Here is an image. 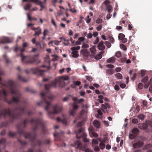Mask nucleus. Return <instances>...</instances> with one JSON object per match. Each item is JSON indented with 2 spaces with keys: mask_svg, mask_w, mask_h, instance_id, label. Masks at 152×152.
Returning <instances> with one entry per match:
<instances>
[{
  "mask_svg": "<svg viewBox=\"0 0 152 152\" xmlns=\"http://www.w3.org/2000/svg\"><path fill=\"white\" fill-rule=\"evenodd\" d=\"M138 88L140 89H142L143 88V85L141 83H140L138 85Z\"/></svg>",
  "mask_w": 152,
  "mask_h": 152,
  "instance_id": "obj_49",
  "label": "nucleus"
},
{
  "mask_svg": "<svg viewBox=\"0 0 152 152\" xmlns=\"http://www.w3.org/2000/svg\"><path fill=\"white\" fill-rule=\"evenodd\" d=\"M92 37V34L91 33H89L87 36V37L89 39L91 38Z\"/></svg>",
  "mask_w": 152,
  "mask_h": 152,
  "instance_id": "obj_57",
  "label": "nucleus"
},
{
  "mask_svg": "<svg viewBox=\"0 0 152 152\" xmlns=\"http://www.w3.org/2000/svg\"><path fill=\"white\" fill-rule=\"evenodd\" d=\"M102 21L103 20L102 19L98 18L96 20V23L99 24L101 23L102 22Z\"/></svg>",
  "mask_w": 152,
  "mask_h": 152,
  "instance_id": "obj_43",
  "label": "nucleus"
},
{
  "mask_svg": "<svg viewBox=\"0 0 152 152\" xmlns=\"http://www.w3.org/2000/svg\"><path fill=\"white\" fill-rule=\"evenodd\" d=\"M92 146H93L94 145H96L98 144V142L97 140L93 139L92 140Z\"/></svg>",
  "mask_w": 152,
  "mask_h": 152,
  "instance_id": "obj_31",
  "label": "nucleus"
},
{
  "mask_svg": "<svg viewBox=\"0 0 152 152\" xmlns=\"http://www.w3.org/2000/svg\"><path fill=\"white\" fill-rule=\"evenodd\" d=\"M143 145L142 142L138 140H137L135 141V142L134 143L133 145V147L134 148H137L139 147H141Z\"/></svg>",
  "mask_w": 152,
  "mask_h": 152,
  "instance_id": "obj_13",
  "label": "nucleus"
},
{
  "mask_svg": "<svg viewBox=\"0 0 152 152\" xmlns=\"http://www.w3.org/2000/svg\"><path fill=\"white\" fill-rule=\"evenodd\" d=\"M105 44L108 48H110L111 46V43L108 41L105 42Z\"/></svg>",
  "mask_w": 152,
  "mask_h": 152,
  "instance_id": "obj_44",
  "label": "nucleus"
},
{
  "mask_svg": "<svg viewBox=\"0 0 152 152\" xmlns=\"http://www.w3.org/2000/svg\"><path fill=\"white\" fill-rule=\"evenodd\" d=\"M132 123L134 124H137L138 123V121L137 119L134 118L132 119Z\"/></svg>",
  "mask_w": 152,
  "mask_h": 152,
  "instance_id": "obj_56",
  "label": "nucleus"
},
{
  "mask_svg": "<svg viewBox=\"0 0 152 152\" xmlns=\"http://www.w3.org/2000/svg\"><path fill=\"white\" fill-rule=\"evenodd\" d=\"M89 134L91 137H96L98 136V134L96 132L92 130L91 128L89 129Z\"/></svg>",
  "mask_w": 152,
  "mask_h": 152,
  "instance_id": "obj_17",
  "label": "nucleus"
},
{
  "mask_svg": "<svg viewBox=\"0 0 152 152\" xmlns=\"http://www.w3.org/2000/svg\"><path fill=\"white\" fill-rule=\"evenodd\" d=\"M148 76H146L143 78L142 80V82L143 83H145L148 80Z\"/></svg>",
  "mask_w": 152,
  "mask_h": 152,
  "instance_id": "obj_41",
  "label": "nucleus"
},
{
  "mask_svg": "<svg viewBox=\"0 0 152 152\" xmlns=\"http://www.w3.org/2000/svg\"><path fill=\"white\" fill-rule=\"evenodd\" d=\"M99 39L98 37H96L95 40L94 42V44L95 45L97 44L99 42Z\"/></svg>",
  "mask_w": 152,
  "mask_h": 152,
  "instance_id": "obj_59",
  "label": "nucleus"
},
{
  "mask_svg": "<svg viewBox=\"0 0 152 152\" xmlns=\"http://www.w3.org/2000/svg\"><path fill=\"white\" fill-rule=\"evenodd\" d=\"M46 104L47 105L45 107V110L47 111V113L49 115V117L51 118H53L51 117L50 115L53 114H57L60 112L62 110L63 108L62 107L59 106L58 104L54 105L52 107L53 111V112H51L48 110L50 103V102H48L45 99Z\"/></svg>",
  "mask_w": 152,
  "mask_h": 152,
  "instance_id": "obj_1",
  "label": "nucleus"
},
{
  "mask_svg": "<svg viewBox=\"0 0 152 152\" xmlns=\"http://www.w3.org/2000/svg\"><path fill=\"white\" fill-rule=\"evenodd\" d=\"M41 121L39 119H32L31 121V122L32 123H34L36 125H37L39 123H40Z\"/></svg>",
  "mask_w": 152,
  "mask_h": 152,
  "instance_id": "obj_26",
  "label": "nucleus"
},
{
  "mask_svg": "<svg viewBox=\"0 0 152 152\" xmlns=\"http://www.w3.org/2000/svg\"><path fill=\"white\" fill-rule=\"evenodd\" d=\"M78 106L75 103L73 104V109L70 111L69 113L70 114L73 116L75 115L76 111L75 110L78 109Z\"/></svg>",
  "mask_w": 152,
  "mask_h": 152,
  "instance_id": "obj_12",
  "label": "nucleus"
},
{
  "mask_svg": "<svg viewBox=\"0 0 152 152\" xmlns=\"http://www.w3.org/2000/svg\"><path fill=\"white\" fill-rule=\"evenodd\" d=\"M125 37V35L123 34H120L118 36V37L119 39L120 40L122 39Z\"/></svg>",
  "mask_w": 152,
  "mask_h": 152,
  "instance_id": "obj_37",
  "label": "nucleus"
},
{
  "mask_svg": "<svg viewBox=\"0 0 152 152\" xmlns=\"http://www.w3.org/2000/svg\"><path fill=\"white\" fill-rule=\"evenodd\" d=\"M89 49L91 54L93 55H94L96 54V46L93 45Z\"/></svg>",
  "mask_w": 152,
  "mask_h": 152,
  "instance_id": "obj_16",
  "label": "nucleus"
},
{
  "mask_svg": "<svg viewBox=\"0 0 152 152\" xmlns=\"http://www.w3.org/2000/svg\"><path fill=\"white\" fill-rule=\"evenodd\" d=\"M101 107L104 110H107V109H110V105L107 103H105L101 105Z\"/></svg>",
  "mask_w": 152,
  "mask_h": 152,
  "instance_id": "obj_21",
  "label": "nucleus"
},
{
  "mask_svg": "<svg viewBox=\"0 0 152 152\" xmlns=\"http://www.w3.org/2000/svg\"><path fill=\"white\" fill-rule=\"evenodd\" d=\"M7 95V92L4 89L0 90V100L3 98V96H6Z\"/></svg>",
  "mask_w": 152,
  "mask_h": 152,
  "instance_id": "obj_15",
  "label": "nucleus"
},
{
  "mask_svg": "<svg viewBox=\"0 0 152 152\" xmlns=\"http://www.w3.org/2000/svg\"><path fill=\"white\" fill-rule=\"evenodd\" d=\"M78 52H72L71 54L72 55V57L74 58H77L79 56Z\"/></svg>",
  "mask_w": 152,
  "mask_h": 152,
  "instance_id": "obj_33",
  "label": "nucleus"
},
{
  "mask_svg": "<svg viewBox=\"0 0 152 152\" xmlns=\"http://www.w3.org/2000/svg\"><path fill=\"white\" fill-rule=\"evenodd\" d=\"M104 51L100 52L95 56V58L96 60H99L101 59L102 57V55L104 54Z\"/></svg>",
  "mask_w": 152,
  "mask_h": 152,
  "instance_id": "obj_19",
  "label": "nucleus"
},
{
  "mask_svg": "<svg viewBox=\"0 0 152 152\" xmlns=\"http://www.w3.org/2000/svg\"><path fill=\"white\" fill-rule=\"evenodd\" d=\"M21 60L23 63L31 64L33 63L36 61L34 58L29 59L28 56H22Z\"/></svg>",
  "mask_w": 152,
  "mask_h": 152,
  "instance_id": "obj_5",
  "label": "nucleus"
},
{
  "mask_svg": "<svg viewBox=\"0 0 152 152\" xmlns=\"http://www.w3.org/2000/svg\"><path fill=\"white\" fill-rule=\"evenodd\" d=\"M11 112L9 109L5 110L0 113V117L3 116L5 117L7 115L11 116Z\"/></svg>",
  "mask_w": 152,
  "mask_h": 152,
  "instance_id": "obj_11",
  "label": "nucleus"
},
{
  "mask_svg": "<svg viewBox=\"0 0 152 152\" xmlns=\"http://www.w3.org/2000/svg\"><path fill=\"white\" fill-rule=\"evenodd\" d=\"M149 92L152 93V85H149Z\"/></svg>",
  "mask_w": 152,
  "mask_h": 152,
  "instance_id": "obj_64",
  "label": "nucleus"
},
{
  "mask_svg": "<svg viewBox=\"0 0 152 152\" xmlns=\"http://www.w3.org/2000/svg\"><path fill=\"white\" fill-rule=\"evenodd\" d=\"M115 76L118 79H121L123 77L122 75L120 73H117L115 75Z\"/></svg>",
  "mask_w": 152,
  "mask_h": 152,
  "instance_id": "obj_32",
  "label": "nucleus"
},
{
  "mask_svg": "<svg viewBox=\"0 0 152 152\" xmlns=\"http://www.w3.org/2000/svg\"><path fill=\"white\" fill-rule=\"evenodd\" d=\"M25 137L26 138H28L30 140H31L32 138H34V137H32L30 134H28L27 136L26 135L25 136Z\"/></svg>",
  "mask_w": 152,
  "mask_h": 152,
  "instance_id": "obj_46",
  "label": "nucleus"
},
{
  "mask_svg": "<svg viewBox=\"0 0 152 152\" xmlns=\"http://www.w3.org/2000/svg\"><path fill=\"white\" fill-rule=\"evenodd\" d=\"M28 46V43L27 42L23 43V48H22L21 47H16L14 49V51L17 52L18 50H20L21 53H23L25 51V48ZM20 55H22V53H21Z\"/></svg>",
  "mask_w": 152,
  "mask_h": 152,
  "instance_id": "obj_9",
  "label": "nucleus"
},
{
  "mask_svg": "<svg viewBox=\"0 0 152 152\" xmlns=\"http://www.w3.org/2000/svg\"><path fill=\"white\" fill-rule=\"evenodd\" d=\"M69 78V77L68 76L61 77L59 79L60 87L61 88L64 87L65 85L64 81L68 80Z\"/></svg>",
  "mask_w": 152,
  "mask_h": 152,
  "instance_id": "obj_7",
  "label": "nucleus"
},
{
  "mask_svg": "<svg viewBox=\"0 0 152 152\" xmlns=\"http://www.w3.org/2000/svg\"><path fill=\"white\" fill-rule=\"evenodd\" d=\"M141 125L142 126V127H141V128L143 129H145L147 127V125L145 123H143Z\"/></svg>",
  "mask_w": 152,
  "mask_h": 152,
  "instance_id": "obj_40",
  "label": "nucleus"
},
{
  "mask_svg": "<svg viewBox=\"0 0 152 152\" xmlns=\"http://www.w3.org/2000/svg\"><path fill=\"white\" fill-rule=\"evenodd\" d=\"M57 80L55 79L54 80L52 81L50 84L45 85V88L46 91H48V90L51 87L54 88H56L57 83Z\"/></svg>",
  "mask_w": 152,
  "mask_h": 152,
  "instance_id": "obj_6",
  "label": "nucleus"
},
{
  "mask_svg": "<svg viewBox=\"0 0 152 152\" xmlns=\"http://www.w3.org/2000/svg\"><path fill=\"white\" fill-rule=\"evenodd\" d=\"M49 33L48 31L46 30L45 29L43 32V34L44 36H45L46 35H48V34Z\"/></svg>",
  "mask_w": 152,
  "mask_h": 152,
  "instance_id": "obj_47",
  "label": "nucleus"
},
{
  "mask_svg": "<svg viewBox=\"0 0 152 152\" xmlns=\"http://www.w3.org/2000/svg\"><path fill=\"white\" fill-rule=\"evenodd\" d=\"M23 1H28L29 2H33L36 4L40 5L42 8H44L46 2V0H44V2L42 3L40 0H22Z\"/></svg>",
  "mask_w": 152,
  "mask_h": 152,
  "instance_id": "obj_4",
  "label": "nucleus"
},
{
  "mask_svg": "<svg viewBox=\"0 0 152 152\" xmlns=\"http://www.w3.org/2000/svg\"><path fill=\"white\" fill-rule=\"evenodd\" d=\"M115 58L114 57H112L107 59L106 62L109 63H113L115 61Z\"/></svg>",
  "mask_w": 152,
  "mask_h": 152,
  "instance_id": "obj_24",
  "label": "nucleus"
},
{
  "mask_svg": "<svg viewBox=\"0 0 152 152\" xmlns=\"http://www.w3.org/2000/svg\"><path fill=\"white\" fill-rule=\"evenodd\" d=\"M102 111L104 113H107L108 112V110H104L101 109H99L98 110V113L99 115H102Z\"/></svg>",
  "mask_w": 152,
  "mask_h": 152,
  "instance_id": "obj_27",
  "label": "nucleus"
},
{
  "mask_svg": "<svg viewBox=\"0 0 152 152\" xmlns=\"http://www.w3.org/2000/svg\"><path fill=\"white\" fill-rule=\"evenodd\" d=\"M45 70H40L38 68H36L34 69V72L35 73H38L41 75H43L44 73L45 72Z\"/></svg>",
  "mask_w": 152,
  "mask_h": 152,
  "instance_id": "obj_20",
  "label": "nucleus"
},
{
  "mask_svg": "<svg viewBox=\"0 0 152 152\" xmlns=\"http://www.w3.org/2000/svg\"><path fill=\"white\" fill-rule=\"evenodd\" d=\"M112 7L110 5H108L107 6L106 9L109 13H111L112 11Z\"/></svg>",
  "mask_w": 152,
  "mask_h": 152,
  "instance_id": "obj_28",
  "label": "nucleus"
},
{
  "mask_svg": "<svg viewBox=\"0 0 152 152\" xmlns=\"http://www.w3.org/2000/svg\"><path fill=\"white\" fill-rule=\"evenodd\" d=\"M134 134H130L129 136V138L131 139H132L134 138L135 137V135Z\"/></svg>",
  "mask_w": 152,
  "mask_h": 152,
  "instance_id": "obj_53",
  "label": "nucleus"
},
{
  "mask_svg": "<svg viewBox=\"0 0 152 152\" xmlns=\"http://www.w3.org/2000/svg\"><path fill=\"white\" fill-rule=\"evenodd\" d=\"M72 145L73 147H75V148L77 149H79L83 151L85 148H83L81 142L80 141H76L74 144Z\"/></svg>",
  "mask_w": 152,
  "mask_h": 152,
  "instance_id": "obj_10",
  "label": "nucleus"
},
{
  "mask_svg": "<svg viewBox=\"0 0 152 152\" xmlns=\"http://www.w3.org/2000/svg\"><path fill=\"white\" fill-rule=\"evenodd\" d=\"M38 28L35 31V33L34 34V36H36L39 35L41 33V29L39 27H38Z\"/></svg>",
  "mask_w": 152,
  "mask_h": 152,
  "instance_id": "obj_23",
  "label": "nucleus"
},
{
  "mask_svg": "<svg viewBox=\"0 0 152 152\" xmlns=\"http://www.w3.org/2000/svg\"><path fill=\"white\" fill-rule=\"evenodd\" d=\"M80 53L81 55L86 57L90 55L88 51L86 49H83L81 50Z\"/></svg>",
  "mask_w": 152,
  "mask_h": 152,
  "instance_id": "obj_14",
  "label": "nucleus"
},
{
  "mask_svg": "<svg viewBox=\"0 0 152 152\" xmlns=\"http://www.w3.org/2000/svg\"><path fill=\"white\" fill-rule=\"evenodd\" d=\"M31 6V5L30 4H27L25 6L24 9L25 10H29L31 11V10L29 9L30 8Z\"/></svg>",
  "mask_w": 152,
  "mask_h": 152,
  "instance_id": "obj_30",
  "label": "nucleus"
},
{
  "mask_svg": "<svg viewBox=\"0 0 152 152\" xmlns=\"http://www.w3.org/2000/svg\"><path fill=\"white\" fill-rule=\"evenodd\" d=\"M152 147V145L151 144L147 145L145 146V148L146 149H148Z\"/></svg>",
  "mask_w": 152,
  "mask_h": 152,
  "instance_id": "obj_61",
  "label": "nucleus"
},
{
  "mask_svg": "<svg viewBox=\"0 0 152 152\" xmlns=\"http://www.w3.org/2000/svg\"><path fill=\"white\" fill-rule=\"evenodd\" d=\"M74 84H75L76 86H79L81 84L80 82L79 81H77L76 82H74Z\"/></svg>",
  "mask_w": 152,
  "mask_h": 152,
  "instance_id": "obj_60",
  "label": "nucleus"
},
{
  "mask_svg": "<svg viewBox=\"0 0 152 152\" xmlns=\"http://www.w3.org/2000/svg\"><path fill=\"white\" fill-rule=\"evenodd\" d=\"M52 56L53 57L52 59V61H57L58 59V57L57 55H52Z\"/></svg>",
  "mask_w": 152,
  "mask_h": 152,
  "instance_id": "obj_34",
  "label": "nucleus"
},
{
  "mask_svg": "<svg viewBox=\"0 0 152 152\" xmlns=\"http://www.w3.org/2000/svg\"><path fill=\"white\" fill-rule=\"evenodd\" d=\"M141 76L142 77H143L145 74V70H141Z\"/></svg>",
  "mask_w": 152,
  "mask_h": 152,
  "instance_id": "obj_50",
  "label": "nucleus"
},
{
  "mask_svg": "<svg viewBox=\"0 0 152 152\" xmlns=\"http://www.w3.org/2000/svg\"><path fill=\"white\" fill-rule=\"evenodd\" d=\"M71 95H69L67 96L64 97L63 99V101L64 102H66L69 99V97Z\"/></svg>",
  "mask_w": 152,
  "mask_h": 152,
  "instance_id": "obj_42",
  "label": "nucleus"
},
{
  "mask_svg": "<svg viewBox=\"0 0 152 152\" xmlns=\"http://www.w3.org/2000/svg\"><path fill=\"white\" fill-rule=\"evenodd\" d=\"M99 146L101 149L102 150L103 149L105 146L104 142L103 141L100 142L99 145Z\"/></svg>",
  "mask_w": 152,
  "mask_h": 152,
  "instance_id": "obj_29",
  "label": "nucleus"
},
{
  "mask_svg": "<svg viewBox=\"0 0 152 152\" xmlns=\"http://www.w3.org/2000/svg\"><path fill=\"white\" fill-rule=\"evenodd\" d=\"M84 130L83 128L81 127L77 132H75L76 137L78 139H80L82 137L84 142H89V140L86 137L87 136L85 132H83L82 134H80L81 132L84 131Z\"/></svg>",
  "mask_w": 152,
  "mask_h": 152,
  "instance_id": "obj_2",
  "label": "nucleus"
},
{
  "mask_svg": "<svg viewBox=\"0 0 152 152\" xmlns=\"http://www.w3.org/2000/svg\"><path fill=\"white\" fill-rule=\"evenodd\" d=\"M106 66L109 68H113L114 67V66L110 64H109L106 65Z\"/></svg>",
  "mask_w": 152,
  "mask_h": 152,
  "instance_id": "obj_52",
  "label": "nucleus"
},
{
  "mask_svg": "<svg viewBox=\"0 0 152 152\" xmlns=\"http://www.w3.org/2000/svg\"><path fill=\"white\" fill-rule=\"evenodd\" d=\"M121 70V68L120 67H117L115 69V70L117 72H120Z\"/></svg>",
  "mask_w": 152,
  "mask_h": 152,
  "instance_id": "obj_58",
  "label": "nucleus"
},
{
  "mask_svg": "<svg viewBox=\"0 0 152 152\" xmlns=\"http://www.w3.org/2000/svg\"><path fill=\"white\" fill-rule=\"evenodd\" d=\"M47 91V92L45 93L44 91L41 92L40 93L41 96L42 100H43V101L45 102V103L46 102L45 101V99L48 102H50L48 100V99L50 100H52L54 98V96L52 94H50L49 96L47 97H46V94L47 93L49 92V91Z\"/></svg>",
  "mask_w": 152,
  "mask_h": 152,
  "instance_id": "obj_3",
  "label": "nucleus"
},
{
  "mask_svg": "<svg viewBox=\"0 0 152 152\" xmlns=\"http://www.w3.org/2000/svg\"><path fill=\"white\" fill-rule=\"evenodd\" d=\"M86 79L89 80V81L91 82L92 80V78L90 76H86Z\"/></svg>",
  "mask_w": 152,
  "mask_h": 152,
  "instance_id": "obj_48",
  "label": "nucleus"
},
{
  "mask_svg": "<svg viewBox=\"0 0 152 152\" xmlns=\"http://www.w3.org/2000/svg\"><path fill=\"white\" fill-rule=\"evenodd\" d=\"M114 89L116 91H118L119 90L120 88L118 85H116L115 86Z\"/></svg>",
  "mask_w": 152,
  "mask_h": 152,
  "instance_id": "obj_62",
  "label": "nucleus"
},
{
  "mask_svg": "<svg viewBox=\"0 0 152 152\" xmlns=\"http://www.w3.org/2000/svg\"><path fill=\"white\" fill-rule=\"evenodd\" d=\"M102 26L101 25H100L96 28V30L98 31H100L102 29Z\"/></svg>",
  "mask_w": 152,
  "mask_h": 152,
  "instance_id": "obj_55",
  "label": "nucleus"
},
{
  "mask_svg": "<svg viewBox=\"0 0 152 152\" xmlns=\"http://www.w3.org/2000/svg\"><path fill=\"white\" fill-rule=\"evenodd\" d=\"M98 49L100 50H103L105 48V46L104 45V42L102 41L100 42L98 45Z\"/></svg>",
  "mask_w": 152,
  "mask_h": 152,
  "instance_id": "obj_18",
  "label": "nucleus"
},
{
  "mask_svg": "<svg viewBox=\"0 0 152 152\" xmlns=\"http://www.w3.org/2000/svg\"><path fill=\"white\" fill-rule=\"evenodd\" d=\"M83 125V122H80L79 123H78L77 124V127H81L82 125Z\"/></svg>",
  "mask_w": 152,
  "mask_h": 152,
  "instance_id": "obj_51",
  "label": "nucleus"
},
{
  "mask_svg": "<svg viewBox=\"0 0 152 152\" xmlns=\"http://www.w3.org/2000/svg\"><path fill=\"white\" fill-rule=\"evenodd\" d=\"M6 142V140L5 139L3 138L1 139L0 140V144H2Z\"/></svg>",
  "mask_w": 152,
  "mask_h": 152,
  "instance_id": "obj_54",
  "label": "nucleus"
},
{
  "mask_svg": "<svg viewBox=\"0 0 152 152\" xmlns=\"http://www.w3.org/2000/svg\"><path fill=\"white\" fill-rule=\"evenodd\" d=\"M145 117V115L143 114H140L138 115L137 117L140 120H143Z\"/></svg>",
  "mask_w": 152,
  "mask_h": 152,
  "instance_id": "obj_39",
  "label": "nucleus"
},
{
  "mask_svg": "<svg viewBox=\"0 0 152 152\" xmlns=\"http://www.w3.org/2000/svg\"><path fill=\"white\" fill-rule=\"evenodd\" d=\"M107 72L110 75H112L113 74V72L112 70H108L107 71Z\"/></svg>",
  "mask_w": 152,
  "mask_h": 152,
  "instance_id": "obj_63",
  "label": "nucleus"
},
{
  "mask_svg": "<svg viewBox=\"0 0 152 152\" xmlns=\"http://www.w3.org/2000/svg\"><path fill=\"white\" fill-rule=\"evenodd\" d=\"M120 47L121 49L125 51L127 49V48L126 46L123 44H120Z\"/></svg>",
  "mask_w": 152,
  "mask_h": 152,
  "instance_id": "obj_35",
  "label": "nucleus"
},
{
  "mask_svg": "<svg viewBox=\"0 0 152 152\" xmlns=\"http://www.w3.org/2000/svg\"><path fill=\"white\" fill-rule=\"evenodd\" d=\"M94 126L96 128H99L100 127V124L99 121L97 120H94L93 122Z\"/></svg>",
  "mask_w": 152,
  "mask_h": 152,
  "instance_id": "obj_22",
  "label": "nucleus"
},
{
  "mask_svg": "<svg viewBox=\"0 0 152 152\" xmlns=\"http://www.w3.org/2000/svg\"><path fill=\"white\" fill-rule=\"evenodd\" d=\"M115 56L117 58H119L121 56V53L120 51H117L115 53Z\"/></svg>",
  "mask_w": 152,
  "mask_h": 152,
  "instance_id": "obj_38",
  "label": "nucleus"
},
{
  "mask_svg": "<svg viewBox=\"0 0 152 152\" xmlns=\"http://www.w3.org/2000/svg\"><path fill=\"white\" fill-rule=\"evenodd\" d=\"M80 47L79 46H77L72 47L70 49L72 52H78V50L80 49Z\"/></svg>",
  "mask_w": 152,
  "mask_h": 152,
  "instance_id": "obj_25",
  "label": "nucleus"
},
{
  "mask_svg": "<svg viewBox=\"0 0 152 152\" xmlns=\"http://www.w3.org/2000/svg\"><path fill=\"white\" fill-rule=\"evenodd\" d=\"M132 132L133 134H136L139 132V130L137 128H134L132 130Z\"/></svg>",
  "mask_w": 152,
  "mask_h": 152,
  "instance_id": "obj_36",
  "label": "nucleus"
},
{
  "mask_svg": "<svg viewBox=\"0 0 152 152\" xmlns=\"http://www.w3.org/2000/svg\"><path fill=\"white\" fill-rule=\"evenodd\" d=\"M1 44L8 43L11 42L13 40V39H11L9 37H0Z\"/></svg>",
  "mask_w": 152,
  "mask_h": 152,
  "instance_id": "obj_8",
  "label": "nucleus"
},
{
  "mask_svg": "<svg viewBox=\"0 0 152 152\" xmlns=\"http://www.w3.org/2000/svg\"><path fill=\"white\" fill-rule=\"evenodd\" d=\"M15 133L14 132H10L9 133V136L10 137H13L15 136Z\"/></svg>",
  "mask_w": 152,
  "mask_h": 152,
  "instance_id": "obj_45",
  "label": "nucleus"
}]
</instances>
